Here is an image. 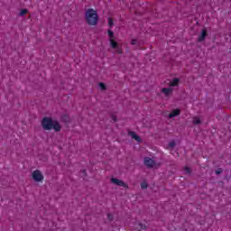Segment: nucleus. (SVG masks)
Here are the masks:
<instances>
[{
	"instance_id": "obj_23",
	"label": "nucleus",
	"mask_w": 231,
	"mask_h": 231,
	"mask_svg": "<svg viewBox=\"0 0 231 231\" xmlns=\"http://www.w3.org/2000/svg\"><path fill=\"white\" fill-rule=\"evenodd\" d=\"M131 44H132V45L136 44V40H132Z\"/></svg>"
},
{
	"instance_id": "obj_17",
	"label": "nucleus",
	"mask_w": 231,
	"mask_h": 231,
	"mask_svg": "<svg viewBox=\"0 0 231 231\" xmlns=\"http://www.w3.org/2000/svg\"><path fill=\"white\" fill-rule=\"evenodd\" d=\"M26 14H28V9H22L21 12H20L21 16L26 15Z\"/></svg>"
},
{
	"instance_id": "obj_14",
	"label": "nucleus",
	"mask_w": 231,
	"mask_h": 231,
	"mask_svg": "<svg viewBox=\"0 0 231 231\" xmlns=\"http://www.w3.org/2000/svg\"><path fill=\"white\" fill-rule=\"evenodd\" d=\"M193 124L195 125H198L201 124V119H199V117H194L193 118Z\"/></svg>"
},
{
	"instance_id": "obj_2",
	"label": "nucleus",
	"mask_w": 231,
	"mask_h": 231,
	"mask_svg": "<svg viewBox=\"0 0 231 231\" xmlns=\"http://www.w3.org/2000/svg\"><path fill=\"white\" fill-rule=\"evenodd\" d=\"M42 127L45 131H51V129H53V120L50 117H43L42 120Z\"/></svg>"
},
{
	"instance_id": "obj_8",
	"label": "nucleus",
	"mask_w": 231,
	"mask_h": 231,
	"mask_svg": "<svg viewBox=\"0 0 231 231\" xmlns=\"http://www.w3.org/2000/svg\"><path fill=\"white\" fill-rule=\"evenodd\" d=\"M128 134H129V136H132V138H133L134 140H135V142H138V143H141V142H142V138H140V136H138V135L136 134V133H134V132H129Z\"/></svg>"
},
{
	"instance_id": "obj_5",
	"label": "nucleus",
	"mask_w": 231,
	"mask_h": 231,
	"mask_svg": "<svg viewBox=\"0 0 231 231\" xmlns=\"http://www.w3.org/2000/svg\"><path fill=\"white\" fill-rule=\"evenodd\" d=\"M144 165H146V167H148L149 169H152V167H154L155 165V162L152 159H151V157H145Z\"/></svg>"
},
{
	"instance_id": "obj_20",
	"label": "nucleus",
	"mask_w": 231,
	"mask_h": 231,
	"mask_svg": "<svg viewBox=\"0 0 231 231\" xmlns=\"http://www.w3.org/2000/svg\"><path fill=\"white\" fill-rule=\"evenodd\" d=\"M99 88H100V89L105 90V89H106V84H104V83H99Z\"/></svg>"
},
{
	"instance_id": "obj_4",
	"label": "nucleus",
	"mask_w": 231,
	"mask_h": 231,
	"mask_svg": "<svg viewBox=\"0 0 231 231\" xmlns=\"http://www.w3.org/2000/svg\"><path fill=\"white\" fill-rule=\"evenodd\" d=\"M111 181L114 183V185H117V187H124L125 189L129 188V186H127V184H125V182H124L123 180H120L116 178H112Z\"/></svg>"
},
{
	"instance_id": "obj_15",
	"label": "nucleus",
	"mask_w": 231,
	"mask_h": 231,
	"mask_svg": "<svg viewBox=\"0 0 231 231\" xmlns=\"http://www.w3.org/2000/svg\"><path fill=\"white\" fill-rule=\"evenodd\" d=\"M114 24H115V22L113 21V18H108V26L110 28H113Z\"/></svg>"
},
{
	"instance_id": "obj_25",
	"label": "nucleus",
	"mask_w": 231,
	"mask_h": 231,
	"mask_svg": "<svg viewBox=\"0 0 231 231\" xmlns=\"http://www.w3.org/2000/svg\"><path fill=\"white\" fill-rule=\"evenodd\" d=\"M216 173H217V174H221V171H217Z\"/></svg>"
},
{
	"instance_id": "obj_3",
	"label": "nucleus",
	"mask_w": 231,
	"mask_h": 231,
	"mask_svg": "<svg viewBox=\"0 0 231 231\" xmlns=\"http://www.w3.org/2000/svg\"><path fill=\"white\" fill-rule=\"evenodd\" d=\"M32 179L34 180V181H42V180H44V176H42V173H41V171L35 170L32 172Z\"/></svg>"
},
{
	"instance_id": "obj_12",
	"label": "nucleus",
	"mask_w": 231,
	"mask_h": 231,
	"mask_svg": "<svg viewBox=\"0 0 231 231\" xmlns=\"http://www.w3.org/2000/svg\"><path fill=\"white\" fill-rule=\"evenodd\" d=\"M110 46L113 48V50H116V48H118V42L112 39L110 40Z\"/></svg>"
},
{
	"instance_id": "obj_9",
	"label": "nucleus",
	"mask_w": 231,
	"mask_h": 231,
	"mask_svg": "<svg viewBox=\"0 0 231 231\" xmlns=\"http://www.w3.org/2000/svg\"><path fill=\"white\" fill-rule=\"evenodd\" d=\"M180 84V79L174 78L171 82H170V88H176V86H179Z\"/></svg>"
},
{
	"instance_id": "obj_7",
	"label": "nucleus",
	"mask_w": 231,
	"mask_h": 231,
	"mask_svg": "<svg viewBox=\"0 0 231 231\" xmlns=\"http://www.w3.org/2000/svg\"><path fill=\"white\" fill-rule=\"evenodd\" d=\"M207 38V29H203L201 32V34L198 38L199 42H203L205 39Z\"/></svg>"
},
{
	"instance_id": "obj_22",
	"label": "nucleus",
	"mask_w": 231,
	"mask_h": 231,
	"mask_svg": "<svg viewBox=\"0 0 231 231\" xmlns=\"http://www.w3.org/2000/svg\"><path fill=\"white\" fill-rule=\"evenodd\" d=\"M111 118H112V121H113V122H116V117L115 116V115H112V116H111Z\"/></svg>"
},
{
	"instance_id": "obj_10",
	"label": "nucleus",
	"mask_w": 231,
	"mask_h": 231,
	"mask_svg": "<svg viewBox=\"0 0 231 231\" xmlns=\"http://www.w3.org/2000/svg\"><path fill=\"white\" fill-rule=\"evenodd\" d=\"M181 113L180 109H174L171 113L169 114V118H174L175 116H179Z\"/></svg>"
},
{
	"instance_id": "obj_13",
	"label": "nucleus",
	"mask_w": 231,
	"mask_h": 231,
	"mask_svg": "<svg viewBox=\"0 0 231 231\" xmlns=\"http://www.w3.org/2000/svg\"><path fill=\"white\" fill-rule=\"evenodd\" d=\"M107 33H108V37H109L110 41L112 39H115V32H113V31H111V29H108Z\"/></svg>"
},
{
	"instance_id": "obj_11",
	"label": "nucleus",
	"mask_w": 231,
	"mask_h": 231,
	"mask_svg": "<svg viewBox=\"0 0 231 231\" xmlns=\"http://www.w3.org/2000/svg\"><path fill=\"white\" fill-rule=\"evenodd\" d=\"M52 129H54L56 132L60 131V124H59L57 121L52 122Z\"/></svg>"
},
{
	"instance_id": "obj_1",
	"label": "nucleus",
	"mask_w": 231,
	"mask_h": 231,
	"mask_svg": "<svg viewBox=\"0 0 231 231\" xmlns=\"http://www.w3.org/2000/svg\"><path fill=\"white\" fill-rule=\"evenodd\" d=\"M85 19L89 26H97L98 24V14L94 9L87 10Z\"/></svg>"
},
{
	"instance_id": "obj_26",
	"label": "nucleus",
	"mask_w": 231,
	"mask_h": 231,
	"mask_svg": "<svg viewBox=\"0 0 231 231\" xmlns=\"http://www.w3.org/2000/svg\"><path fill=\"white\" fill-rule=\"evenodd\" d=\"M118 53H122V51H118Z\"/></svg>"
},
{
	"instance_id": "obj_6",
	"label": "nucleus",
	"mask_w": 231,
	"mask_h": 231,
	"mask_svg": "<svg viewBox=\"0 0 231 231\" xmlns=\"http://www.w3.org/2000/svg\"><path fill=\"white\" fill-rule=\"evenodd\" d=\"M162 93H163L165 95V97H171V95H172V91H174V89H172V88H162Z\"/></svg>"
},
{
	"instance_id": "obj_21",
	"label": "nucleus",
	"mask_w": 231,
	"mask_h": 231,
	"mask_svg": "<svg viewBox=\"0 0 231 231\" xmlns=\"http://www.w3.org/2000/svg\"><path fill=\"white\" fill-rule=\"evenodd\" d=\"M107 217H108L109 221H113V215L108 214V215H107Z\"/></svg>"
},
{
	"instance_id": "obj_24",
	"label": "nucleus",
	"mask_w": 231,
	"mask_h": 231,
	"mask_svg": "<svg viewBox=\"0 0 231 231\" xmlns=\"http://www.w3.org/2000/svg\"><path fill=\"white\" fill-rule=\"evenodd\" d=\"M81 172H82L83 176H86V170H82Z\"/></svg>"
},
{
	"instance_id": "obj_19",
	"label": "nucleus",
	"mask_w": 231,
	"mask_h": 231,
	"mask_svg": "<svg viewBox=\"0 0 231 231\" xmlns=\"http://www.w3.org/2000/svg\"><path fill=\"white\" fill-rule=\"evenodd\" d=\"M169 147H176V142H174V141H171V142H170L169 143Z\"/></svg>"
},
{
	"instance_id": "obj_18",
	"label": "nucleus",
	"mask_w": 231,
	"mask_h": 231,
	"mask_svg": "<svg viewBox=\"0 0 231 231\" xmlns=\"http://www.w3.org/2000/svg\"><path fill=\"white\" fill-rule=\"evenodd\" d=\"M184 172H185L186 174H190V168L185 166V167H184Z\"/></svg>"
},
{
	"instance_id": "obj_16",
	"label": "nucleus",
	"mask_w": 231,
	"mask_h": 231,
	"mask_svg": "<svg viewBox=\"0 0 231 231\" xmlns=\"http://www.w3.org/2000/svg\"><path fill=\"white\" fill-rule=\"evenodd\" d=\"M147 187H149V185L145 181H143L141 183V189H147Z\"/></svg>"
}]
</instances>
